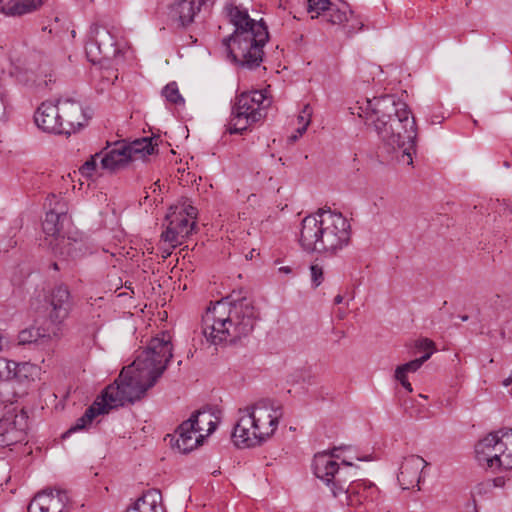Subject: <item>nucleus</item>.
I'll list each match as a JSON object with an SVG mask.
<instances>
[{
    "instance_id": "5701e85b",
    "label": "nucleus",
    "mask_w": 512,
    "mask_h": 512,
    "mask_svg": "<svg viewBox=\"0 0 512 512\" xmlns=\"http://www.w3.org/2000/svg\"><path fill=\"white\" fill-rule=\"evenodd\" d=\"M17 416L8 415L0 420V447H8L26 438L23 428L17 426Z\"/></svg>"
},
{
    "instance_id": "7c9ffc66",
    "label": "nucleus",
    "mask_w": 512,
    "mask_h": 512,
    "mask_svg": "<svg viewBox=\"0 0 512 512\" xmlns=\"http://www.w3.org/2000/svg\"><path fill=\"white\" fill-rule=\"evenodd\" d=\"M12 375L11 379H16L19 382L22 381H34L40 375V367L30 362L16 363L12 361Z\"/></svg>"
},
{
    "instance_id": "4be33fe9",
    "label": "nucleus",
    "mask_w": 512,
    "mask_h": 512,
    "mask_svg": "<svg viewBox=\"0 0 512 512\" xmlns=\"http://www.w3.org/2000/svg\"><path fill=\"white\" fill-rule=\"evenodd\" d=\"M176 447L183 453H188L198 447L203 442V435L194 428L188 420L182 422L176 430Z\"/></svg>"
},
{
    "instance_id": "dca6fc26",
    "label": "nucleus",
    "mask_w": 512,
    "mask_h": 512,
    "mask_svg": "<svg viewBox=\"0 0 512 512\" xmlns=\"http://www.w3.org/2000/svg\"><path fill=\"white\" fill-rule=\"evenodd\" d=\"M34 120L36 125L44 132L63 134L62 114H60L59 100L43 102L35 112Z\"/></svg>"
},
{
    "instance_id": "de8ad7c7",
    "label": "nucleus",
    "mask_w": 512,
    "mask_h": 512,
    "mask_svg": "<svg viewBox=\"0 0 512 512\" xmlns=\"http://www.w3.org/2000/svg\"><path fill=\"white\" fill-rule=\"evenodd\" d=\"M504 205H505L504 211L505 212L507 211L512 216V208H510L507 204H504Z\"/></svg>"
},
{
    "instance_id": "7ed1b4c3",
    "label": "nucleus",
    "mask_w": 512,
    "mask_h": 512,
    "mask_svg": "<svg viewBox=\"0 0 512 512\" xmlns=\"http://www.w3.org/2000/svg\"><path fill=\"white\" fill-rule=\"evenodd\" d=\"M351 114L373 126L384 148L400 163L413 164L417 127L408 105L394 95L364 98L350 107Z\"/></svg>"
},
{
    "instance_id": "c03bdc74",
    "label": "nucleus",
    "mask_w": 512,
    "mask_h": 512,
    "mask_svg": "<svg viewBox=\"0 0 512 512\" xmlns=\"http://www.w3.org/2000/svg\"><path fill=\"white\" fill-rule=\"evenodd\" d=\"M302 135H299V127L296 129L295 133L292 134L289 139L291 142L297 141Z\"/></svg>"
},
{
    "instance_id": "c9c22d12",
    "label": "nucleus",
    "mask_w": 512,
    "mask_h": 512,
    "mask_svg": "<svg viewBox=\"0 0 512 512\" xmlns=\"http://www.w3.org/2000/svg\"><path fill=\"white\" fill-rule=\"evenodd\" d=\"M40 333L38 329L35 328H27L19 332L18 334V343L21 345L30 344L37 340Z\"/></svg>"
},
{
    "instance_id": "c756f323",
    "label": "nucleus",
    "mask_w": 512,
    "mask_h": 512,
    "mask_svg": "<svg viewBox=\"0 0 512 512\" xmlns=\"http://www.w3.org/2000/svg\"><path fill=\"white\" fill-rule=\"evenodd\" d=\"M349 4L343 0H332L324 19L333 25H343L352 16Z\"/></svg>"
},
{
    "instance_id": "9b49d317",
    "label": "nucleus",
    "mask_w": 512,
    "mask_h": 512,
    "mask_svg": "<svg viewBox=\"0 0 512 512\" xmlns=\"http://www.w3.org/2000/svg\"><path fill=\"white\" fill-rule=\"evenodd\" d=\"M196 215L197 209L190 204L171 206L166 216L168 224L161 235L162 239L173 247L181 244V240L193 230Z\"/></svg>"
},
{
    "instance_id": "c85d7f7f",
    "label": "nucleus",
    "mask_w": 512,
    "mask_h": 512,
    "mask_svg": "<svg viewBox=\"0 0 512 512\" xmlns=\"http://www.w3.org/2000/svg\"><path fill=\"white\" fill-rule=\"evenodd\" d=\"M188 421L193 424L194 428L196 427V429L202 433L203 439L209 436L217 426L216 416L206 410H199L193 413Z\"/></svg>"
},
{
    "instance_id": "20e7f679",
    "label": "nucleus",
    "mask_w": 512,
    "mask_h": 512,
    "mask_svg": "<svg viewBox=\"0 0 512 512\" xmlns=\"http://www.w3.org/2000/svg\"><path fill=\"white\" fill-rule=\"evenodd\" d=\"M227 16L234 26V32L223 39L228 58L237 65L253 69L263 61V48L268 42L269 33L263 19L254 20L247 9L227 5Z\"/></svg>"
},
{
    "instance_id": "37998d69",
    "label": "nucleus",
    "mask_w": 512,
    "mask_h": 512,
    "mask_svg": "<svg viewBox=\"0 0 512 512\" xmlns=\"http://www.w3.org/2000/svg\"><path fill=\"white\" fill-rule=\"evenodd\" d=\"M502 385L504 387H508V386L512 385V369H511L509 376L507 378L503 379Z\"/></svg>"
},
{
    "instance_id": "b1692460",
    "label": "nucleus",
    "mask_w": 512,
    "mask_h": 512,
    "mask_svg": "<svg viewBox=\"0 0 512 512\" xmlns=\"http://www.w3.org/2000/svg\"><path fill=\"white\" fill-rule=\"evenodd\" d=\"M126 512H164L161 492L157 489L148 490Z\"/></svg>"
},
{
    "instance_id": "a211bd4d",
    "label": "nucleus",
    "mask_w": 512,
    "mask_h": 512,
    "mask_svg": "<svg viewBox=\"0 0 512 512\" xmlns=\"http://www.w3.org/2000/svg\"><path fill=\"white\" fill-rule=\"evenodd\" d=\"M427 465L428 463L418 455L405 457L397 476L398 482L402 488L409 489L418 485L421 479V472Z\"/></svg>"
},
{
    "instance_id": "ea45409f",
    "label": "nucleus",
    "mask_w": 512,
    "mask_h": 512,
    "mask_svg": "<svg viewBox=\"0 0 512 512\" xmlns=\"http://www.w3.org/2000/svg\"><path fill=\"white\" fill-rule=\"evenodd\" d=\"M415 346L418 350L425 351V354L431 353V355H432L435 351L434 342L428 338H423V339L418 340L416 342Z\"/></svg>"
},
{
    "instance_id": "39448f33",
    "label": "nucleus",
    "mask_w": 512,
    "mask_h": 512,
    "mask_svg": "<svg viewBox=\"0 0 512 512\" xmlns=\"http://www.w3.org/2000/svg\"><path fill=\"white\" fill-rule=\"evenodd\" d=\"M257 312L252 300L222 299L211 304L202 316V333L211 344L235 341L254 328Z\"/></svg>"
},
{
    "instance_id": "412c9836",
    "label": "nucleus",
    "mask_w": 512,
    "mask_h": 512,
    "mask_svg": "<svg viewBox=\"0 0 512 512\" xmlns=\"http://www.w3.org/2000/svg\"><path fill=\"white\" fill-rule=\"evenodd\" d=\"M51 248L56 256L65 261L79 259L88 253L87 244L82 238L70 236H62Z\"/></svg>"
},
{
    "instance_id": "f704fd0d",
    "label": "nucleus",
    "mask_w": 512,
    "mask_h": 512,
    "mask_svg": "<svg viewBox=\"0 0 512 512\" xmlns=\"http://www.w3.org/2000/svg\"><path fill=\"white\" fill-rule=\"evenodd\" d=\"M312 117V108L309 104L304 105L302 111L300 112L298 116V123H299V135H303L310 122Z\"/></svg>"
},
{
    "instance_id": "f257e3e1",
    "label": "nucleus",
    "mask_w": 512,
    "mask_h": 512,
    "mask_svg": "<svg viewBox=\"0 0 512 512\" xmlns=\"http://www.w3.org/2000/svg\"><path fill=\"white\" fill-rule=\"evenodd\" d=\"M172 356V343L168 334L162 333L152 338L145 350L131 365L122 369L118 379L106 387L63 437L86 429L98 415L140 399L162 376Z\"/></svg>"
},
{
    "instance_id": "4468645a",
    "label": "nucleus",
    "mask_w": 512,
    "mask_h": 512,
    "mask_svg": "<svg viewBox=\"0 0 512 512\" xmlns=\"http://www.w3.org/2000/svg\"><path fill=\"white\" fill-rule=\"evenodd\" d=\"M47 205L49 211L46 213L42 228L49 246H52L61 238L60 232L67 220V207L56 195L47 198Z\"/></svg>"
},
{
    "instance_id": "0eeeda50",
    "label": "nucleus",
    "mask_w": 512,
    "mask_h": 512,
    "mask_svg": "<svg viewBox=\"0 0 512 512\" xmlns=\"http://www.w3.org/2000/svg\"><path fill=\"white\" fill-rule=\"evenodd\" d=\"M283 416L282 407L270 400H260L238 410L232 439L238 447H255L270 439Z\"/></svg>"
},
{
    "instance_id": "79ce46f5",
    "label": "nucleus",
    "mask_w": 512,
    "mask_h": 512,
    "mask_svg": "<svg viewBox=\"0 0 512 512\" xmlns=\"http://www.w3.org/2000/svg\"><path fill=\"white\" fill-rule=\"evenodd\" d=\"M5 112H6L5 93H4V89L0 85V120L4 118Z\"/></svg>"
},
{
    "instance_id": "bb28decb",
    "label": "nucleus",
    "mask_w": 512,
    "mask_h": 512,
    "mask_svg": "<svg viewBox=\"0 0 512 512\" xmlns=\"http://www.w3.org/2000/svg\"><path fill=\"white\" fill-rule=\"evenodd\" d=\"M157 144L153 143L150 137L136 139L131 143H126L127 153L130 161L144 160L147 156L156 151Z\"/></svg>"
},
{
    "instance_id": "9d476101",
    "label": "nucleus",
    "mask_w": 512,
    "mask_h": 512,
    "mask_svg": "<svg viewBox=\"0 0 512 512\" xmlns=\"http://www.w3.org/2000/svg\"><path fill=\"white\" fill-rule=\"evenodd\" d=\"M478 463L493 470H512V429L489 433L475 445Z\"/></svg>"
},
{
    "instance_id": "2eb2a0df",
    "label": "nucleus",
    "mask_w": 512,
    "mask_h": 512,
    "mask_svg": "<svg viewBox=\"0 0 512 512\" xmlns=\"http://www.w3.org/2000/svg\"><path fill=\"white\" fill-rule=\"evenodd\" d=\"M207 0H174L169 6L168 15L178 26L187 27L200 15Z\"/></svg>"
},
{
    "instance_id": "f03ea898",
    "label": "nucleus",
    "mask_w": 512,
    "mask_h": 512,
    "mask_svg": "<svg viewBox=\"0 0 512 512\" xmlns=\"http://www.w3.org/2000/svg\"><path fill=\"white\" fill-rule=\"evenodd\" d=\"M351 114L373 126L384 148L400 163L413 164L417 127L408 105L394 95L364 98L350 107Z\"/></svg>"
},
{
    "instance_id": "4c0bfd02",
    "label": "nucleus",
    "mask_w": 512,
    "mask_h": 512,
    "mask_svg": "<svg viewBox=\"0 0 512 512\" xmlns=\"http://www.w3.org/2000/svg\"><path fill=\"white\" fill-rule=\"evenodd\" d=\"M12 361L6 358H0V381L11 380Z\"/></svg>"
},
{
    "instance_id": "1a4fd4ad",
    "label": "nucleus",
    "mask_w": 512,
    "mask_h": 512,
    "mask_svg": "<svg viewBox=\"0 0 512 512\" xmlns=\"http://www.w3.org/2000/svg\"><path fill=\"white\" fill-rule=\"evenodd\" d=\"M271 105V99L265 90L243 92L237 96L232 108L228 131L241 134L252 124L259 122Z\"/></svg>"
},
{
    "instance_id": "423d86ee",
    "label": "nucleus",
    "mask_w": 512,
    "mask_h": 512,
    "mask_svg": "<svg viewBox=\"0 0 512 512\" xmlns=\"http://www.w3.org/2000/svg\"><path fill=\"white\" fill-rule=\"evenodd\" d=\"M351 240V224L342 213L320 209L301 223L299 242L304 250L336 255Z\"/></svg>"
},
{
    "instance_id": "72a5a7b5",
    "label": "nucleus",
    "mask_w": 512,
    "mask_h": 512,
    "mask_svg": "<svg viewBox=\"0 0 512 512\" xmlns=\"http://www.w3.org/2000/svg\"><path fill=\"white\" fill-rule=\"evenodd\" d=\"M162 95L165 99L174 105L182 106L185 103L184 98L179 92V88L176 82L168 83L162 90Z\"/></svg>"
},
{
    "instance_id": "ddd939ff",
    "label": "nucleus",
    "mask_w": 512,
    "mask_h": 512,
    "mask_svg": "<svg viewBox=\"0 0 512 512\" xmlns=\"http://www.w3.org/2000/svg\"><path fill=\"white\" fill-rule=\"evenodd\" d=\"M49 306V318L55 324L63 323L73 309V300L69 287L64 283L53 286L45 294Z\"/></svg>"
},
{
    "instance_id": "393cba45",
    "label": "nucleus",
    "mask_w": 512,
    "mask_h": 512,
    "mask_svg": "<svg viewBox=\"0 0 512 512\" xmlns=\"http://www.w3.org/2000/svg\"><path fill=\"white\" fill-rule=\"evenodd\" d=\"M130 161L127 153L126 143H115L104 155H101V168L107 170H115Z\"/></svg>"
},
{
    "instance_id": "09e8293b",
    "label": "nucleus",
    "mask_w": 512,
    "mask_h": 512,
    "mask_svg": "<svg viewBox=\"0 0 512 512\" xmlns=\"http://www.w3.org/2000/svg\"><path fill=\"white\" fill-rule=\"evenodd\" d=\"M52 266H53V268H54L55 270H59V269H60L58 262H54V263L52 264Z\"/></svg>"
},
{
    "instance_id": "2f4dec72",
    "label": "nucleus",
    "mask_w": 512,
    "mask_h": 512,
    "mask_svg": "<svg viewBox=\"0 0 512 512\" xmlns=\"http://www.w3.org/2000/svg\"><path fill=\"white\" fill-rule=\"evenodd\" d=\"M506 484V480L504 477H495L493 479H487L479 484H477L472 492L473 498L476 496H483L486 494L492 493L494 488H502Z\"/></svg>"
},
{
    "instance_id": "6e6552de",
    "label": "nucleus",
    "mask_w": 512,
    "mask_h": 512,
    "mask_svg": "<svg viewBox=\"0 0 512 512\" xmlns=\"http://www.w3.org/2000/svg\"><path fill=\"white\" fill-rule=\"evenodd\" d=\"M341 447H333L331 450L315 454L312 468L314 475L327 485L334 497L344 493L345 484L353 476L349 470L354 467L348 457H342L339 453Z\"/></svg>"
},
{
    "instance_id": "cd10ccee",
    "label": "nucleus",
    "mask_w": 512,
    "mask_h": 512,
    "mask_svg": "<svg viewBox=\"0 0 512 512\" xmlns=\"http://www.w3.org/2000/svg\"><path fill=\"white\" fill-rule=\"evenodd\" d=\"M430 357L431 353H426L422 357L411 360L405 364L399 365L395 369V379L399 381L402 387L409 393L413 391V388L411 383L408 381V373L416 372L423 365V363L426 362Z\"/></svg>"
},
{
    "instance_id": "a18cd8bd",
    "label": "nucleus",
    "mask_w": 512,
    "mask_h": 512,
    "mask_svg": "<svg viewBox=\"0 0 512 512\" xmlns=\"http://www.w3.org/2000/svg\"><path fill=\"white\" fill-rule=\"evenodd\" d=\"M279 271L282 272V273L288 274V273L291 272V268L288 267V266H283V267L279 268Z\"/></svg>"
},
{
    "instance_id": "6ab92c4d",
    "label": "nucleus",
    "mask_w": 512,
    "mask_h": 512,
    "mask_svg": "<svg viewBox=\"0 0 512 512\" xmlns=\"http://www.w3.org/2000/svg\"><path fill=\"white\" fill-rule=\"evenodd\" d=\"M378 489L375 484L366 480H353L347 486L345 484L343 495L346 500V504L350 507H358L363 504L364 501L373 500L377 494Z\"/></svg>"
},
{
    "instance_id": "473e14b6",
    "label": "nucleus",
    "mask_w": 512,
    "mask_h": 512,
    "mask_svg": "<svg viewBox=\"0 0 512 512\" xmlns=\"http://www.w3.org/2000/svg\"><path fill=\"white\" fill-rule=\"evenodd\" d=\"M307 11L311 18H318L319 16L325 17L327 11L332 4V0H307Z\"/></svg>"
},
{
    "instance_id": "e433bc0d",
    "label": "nucleus",
    "mask_w": 512,
    "mask_h": 512,
    "mask_svg": "<svg viewBox=\"0 0 512 512\" xmlns=\"http://www.w3.org/2000/svg\"><path fill=\"white\" fill-rule=\"evenodd\" d=\"M98 158L101 159V154L96 153L95 155L91 156L90 159H88L80 168V172L82 175L90 177L96 171L98 166Z\"/></svg>"
},
{
    "instance_id": "f8f14e48",
    "label": "nucleus",
    "mask_w": 512,
    "mask_h": 512,
    "mask_svg": "<svg viewBox=\"0 0 512 512\" xmlns=\"http://www.w3.org/2000/svg\"><path fill=\"white\" fill-rule=\"evenodd\" d=\"M85 51L88 60L92 63H98L102 59L118 58L120 54L125 53L116 47L111 33L97 24L90 27Z\"/></svg>"
},
{
    "instance_id": "a19ab883",
    "label": "nucleus",
    "mask_w": 512,
    "mask_h": 512,
    "mask_svg": "<svg viewBox=\"0 0 512 512\" xmlns=\"http://www.w3.org/2000/svg\"><path fill=\"white\" fill-rule=\"evenodd\" d=\"M342 451L340 452L342 454V457H348V460L353 464V460L356 459V460H359V461H369L371 460V457L370 456H364V457H359V456H355V455H352V448L351 447H342Z\"/></svg>"
},
{
    "instance_id": "a878e982",
    "label": "nucleus",
    "mask_w": 512,
    "mask_h": 512,
    "mask_svg": "<svg viewBox=\"0 0 512 512\" xmlns=\"http://www.w3.org/2000/svg\"><path fill=\"white\" fill-rule=\"evenodd\" d=\"M45 0H0V11L9 16L23 15L37 9Z\"/></svg>"
},
{
    "instance_id": "aec40b11",
    "label": "nucleus",
    "mask_w": 512,
    "mask_h": 512,
    "mask_svg": "<svg viewBox=\"0 0 512 512\" xmlns=\"http://www.w3.org/2000/svg\"><path fill=\"white\" fill-rule=\"evenodd\" d=\"M60 114H62L63 134H71L83 126L85 115L80 103L72 99H59Z\"/></svg>"
},
{
    "instance_id": "8fccbe9b",
    "label": "nucleus",
    "mask_w": 512,
    "mask_h": 512,
    "mask_svg": "<svg viewBox=\"0 0 512 512\" xmlns=\"http://www.w3.org/2000/svg\"><path fill=\"white\" fill-rule=\"evenodd\" d=\"M467 319H468V317H467V316H464V317L462 318V320H464V321H466Z\"/></svg>"
},
{
    "instance_id": "49530a36",
    "label": "nucleus",
    "mask_w": 512,
    "mask_h": 512,
    "mask_svg": "<svg viewBox=\"0 0 512 512\" xmlns=\"http://www.w3.org/2000/svg\"><path fill=\"white\" fill-rule=\"evenodd\" d=\"M342 301H343V296H341V295H337V296L334 298V303H335V304H340V303H342Z\"/></svg>"
},
{
    "instance_id": "f3484780",
    "label": "nucleus",
    "mask_w": 512,
    "mask_h": 512,
    "mask_svg": "<svg viewBox=\"0 0 512 512\" xmlns=\"http://www.w3.org/2000/svg\"><path fill=\"white\" fill-rule=\"evenodd\" d=\"M67 494L64 491L44 490L37 493L28 505V512H64Z\"/></svg>"
},
{
    "instance_id": "58836bf2",
    "label": "nucleus",
    "mask_w": 512,
    "mask_h": 512,
    "mask_svg": "<svg viewBox=\"0 0 512 512\" xmlns=\"http://www.w3.org/2000/svg\"><path fill=\"white\" fill-rule=\"evenodd\" d=\"M311 282L314 287H318L324 279V273L321 266L318 264L311 265L310 267Z\"/></svg>"
}]
</instances>
